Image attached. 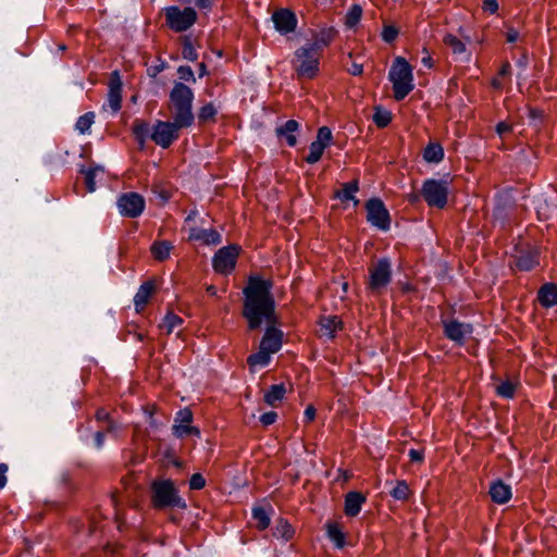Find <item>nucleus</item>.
<instances>
[{
  "label": "nucleus",
  "mask_w": 557,
  "mask_h": 557,
  "mask_svg": "<svg viewBox=\"0 0 557 557\" xmlns=\"http://www.w3.org/2000/svg\"><path fill=\"white\" fill-rule=\"evenodd\" d=\"M320 54L307 45L295 52L294 67L298 76L313 78L319 72Z\"/></svg>",
  "instance_id": "obj_5"
},
{
  "label": "nucleus",
  "mask_w": 557,
  "mask_h": 557,
  "mask_svg": "<svg viewBox=\"0 0 557 557\" xmlns=\"http://www.w3.org/2000/svg\"><path fill=\"white\" fill-rule=\"evenodd\" d=\"M367 496L356 490H350L345 496L344 511L347 517H356L361 511Z\"/></svg>",
  "instance_id": "obj_19"
},
{
  "label": "nucleus",
  "mask_w": 557,
  "mask_h": 557,
  "mask_svg": "<svg viewBox=\"0 0 557 557\" xmlns=\"http://www.w3.org/2000/svg\"><path fill=\"white\" fill-rule=\"evenodd\" d=\"M423 158L428 162L438 163L444 158V150L440 144H429L424 149Z\"/></svg>",
  "instance_id": "obj_32"
},
{
  "label": "nucleus",
  "mask_w": 557,
  "mask_h": 557,
  "mask_svg": "<svg viewBox=\"0 0 557 557\" xmlns=\"http://www.w3.org/2000/svg\"><path fill=\"white\" fill-rule=\"evenodd\" d=\"M425 55L422 58L421 62L424 66L431 69L433 66V61L431 55L428 53V51L424 49Z\"/></svg>",
  "instance_id": "obj_61"
},
{
  "label": "nucleus",
  "mask_w": 557,
  "mask_h": 557,
  "mask_svg": "<svg viewBox=\"0 0 557 557\" xmlns=\"http://www.w3.org/2000/svg\"><path fill=\"white\" fill-rule=\"evenodd\" d=\"M319 335L327 339L334 338L338 330L342 329V321L336 315L322 317L319 322Z\"/></svg>",
  "instance_id": "obj_21"
},
{
  "label": "nucleus",
  "mask_w": 557,
  "mask_h": 557,
  "mask_svg": "<svg viewBox=\"0 0 557 557\" xmlns=\"http://www.w3.org/2000/svg\"><path fill=\"white\" fill-rule=\"evenodd\" d=\"M299 124L295 120H288L284 125L276 128L277 136L285 138L288 146L294 147L297 144L296 133Z\"/></svg>",
  "instance_id": "obj_25"
},
{
  "label": "nucleus",
  "mask_w": 557,
  "mask_h": 557,
  "mask_svg": "<svg viewBox=\"0 0 557 557\" xmlns=\"http://www.w3.org/2000/svg\"><path fill=\"white\" fill-rule=\"evenodd\" d=\"M359 187L357 181L345 183L343 184L342 189L336 191V197L342 201L355 200V195Z\"/></svg>",
  "instance_id": "obj_33"
},
{
  "label": "nucleus",
  "mask_w": 557,
  "mask_h": 557,
  "mask_svg": "<svg viewBox=\"0 0 557 557\" xmlns=\"http://www.w3.org/2000/svg\"><path fill=\"white\" fill-rule=\"evenodd\" d=\"M216 114V109L212 103H207L200 108L198 113V119L200 122H208L214 119Z\"/></svg>",
  "instance_id": "obj_43"
},
{
  "label": "nucleus",
  "mask_w": 557,
  "mask_h": 557,
  "mask_svg": "<svg viewBox=\"0 0 557 557\" xmlns=\"http://www.w3.org/2000/svg\"><path fill=\"white\" fill-rule=\"evenodd\" d=\"M413 490H389V495L394 500L406 502L412 496Z\"/></svg>",
  "instance_id": "obj_44"
},
{
  "label": "nucleus",
  "mask_w": 557,
  "mask_h": 557,
  "mask_svg": "<svg viewBox=\"0 0 557 557\" xmlns=\"http://www.w3.org/2000/svg\"><path fill=\"white\" fill-rule=\"evenodd\" d=\"M275 29L281 34H288L296 29L297 17L293 11L288 9H280L272 15Z\"/></svg>",
  "instance_id": "obj_16"
},
{
  "label": "nucleus",
  "mask_w": 557,
  "mask_h": 557,
  "mask_svg": "<svg viewBox=\"0 0 557 557\" xmlns=\"http://www.w3.org/2000/svg\"><path fill=\"white\" fill-rule=\"evenodd\" d=\"M194 420L193 412L188 408H183L178 410L174 418V423L172 425V433L177 438H185L187 436H200V431L198 428L191 425Z\"/></svg>",
  "instance_id": "obj_11"
},
{
  "label": "nucleus",
  "mask_w": 557,
  "mask_h": 557,
  "mask_svg": "<svg viewBox=\"0 0 557 557\" xmlns=\"http://www.w3.org/2000/svg\"><path fill=\"white\" fill-rule=\"evenodd\" d=\"M122 103V81L117 71L112 72L109 81L107 101L102 106L103 111L116 114Z\"/></svg>",
  "instance_id": "obj_14"
},
{
  "label": "nucleus",
  "mask_w": 557,
  "mask_h": 557,
  "mask_svg": "<svg viewBox=\"0 0 557 557\" xmlns=\"http://www.w3.org/2000/svg\"><path fill=\"white\" fill-rule=\"evenodd\" d=\"M182 128L186 127L178 126V124L174 121H157V123L153 125L150 137L156 143V145L162 148H169L173 144V141H175L178 138L180 129Z\"/></svg>",
  "instance_id": "obj_9"
},
{
  "label": "nucleus",
  "mask_w": 557,
  "mask_h": 557,
  "mask_svg": "<svg viewBox=\"0 0 557 557\" xmlns=\"http://www.w3.org/2000/svg\"><path fill=\"white\" fill-rule=\"evenodd\" d=\"M392 120V113L388 110L376 108L373 114V121L379 127H385Z\"/></svg>",
  "instance_id": "obj_41"
},
{
  "label": "nucleus",
  "mask_w": 557,
  "mask_h": 557,
  "mask_svg": "<svg viewBox=\"0 0 557 557\" xmlns=\"http://www.w3.org/2000/svg\"><path fill=\"white\" fill-rule=\"evenodd\" d=\"M276 419H277V413L275 411H269V412L263 413L260 417V422L262 423V425L269 426V425L273 424L276 421Z\"/></svg>",
  "instance_id": "obj_50"
},
{
  "label": "nucleus",
  "mask_w": 557,
  "mask_h": 557,
  "mask_svg": "<svg viewBox=\"0 0 557 557\" xmlns=\"http://www.w3.org/2000/svg\"><path fill=\"white\" fill-rule=\"evenodd\" d=\"M100 173H103V170L100 166L89 168L88 170L84 171L85 184H86L87 190L89 193H92L96 190V177Z\"/></svg>",
  "instance_id": "obj_37"
},
{
  "label": "nucleus",
  "mask_w": 557,
  "mask_h": 557,
  "mask_svg": "<svg viewBox=\"0 0 557 557\" xmlns=\"http://www.w3.org/2000/svg\"><path fill=\"white\" fill-rule=\"evenodd\" d=\"M189 238L206 245H219L222 242L221 234L214 228L193 227L189 231Z\"/></svg>",
  "instance_id": "obj_20"
},
{
  "label": "nucleus",
  "mask_w": 557,
  "mask_h": 557,
  "mask_svg": "<svg viewBox=\"0 0 557 557\" xmlns=\"http://www.w3.org/2000/svg\"><path fill=\"white\" fill-rule=\"evenodd\" d=\"M117 208L123 216L137 218L145 209V199L137 193H125L119 197Z\"/></svg>",
  "instance_id": "obj_13"
},
{
  "label": "nucleus",
  "mask_w": 557,
  "mask_h": 557,
  "mask_svg": "<svg viewBox=\"0 0 557 557\" xmlns=\"http://www.w3.org/2000/svg\"><path fill=\"white\" fill-rule=\"evenodd\" d=\"M537 299L545 308H550L557 304V285L553 283L544 284L539 293Z\"/></svg>",
  "instance_id": "obj_22"
},
{
  "label": "nucleus",
  "mask_w": 557,
  "mask_h": 557,
  "mask_svg": "<svg viewBox=\"0 0 557 557\" xmlns=\"http://www.w3.org/2000/svg\"><path fill=\"white\" fill-rule=\"evenodd\" d=\"M104 443V433L101 431L96 432L95 434V445L97 448H102Z\"/></svg>",
  "instance_id": "obj_57"
},
{
  "label": "nucleus",
  "mask_w": 557,
  "mask_h": 557,
  "mask_svg": "<svg viewBox=\"0 0 557 557\" xmlns=\"http://www.w3.org/2000/svg\"><path fill=\"white\" fill-rule=\"evenodd\" d=\"M510 73V64L509 63H505L500 71H499V76H506Z\"/></svg>",
  "instance_id": "obj_62"
},
{
  "label": "nucleus",
  "mask_w": 557,
  "mask_h": 557,
  "mask_svg": "<svg viewBox=\"0 0 557 557\" xmlns=\"http://www.w3.org/2000/svg\"><path fill=\"white\" fill-rule=\"evenodd\" d=\"M510 131H511V125L506 122H499L496 126V132L499 136H503Z\"/></svg>",
  "instance_id": "obj_55"
},
{
  "label": "nucleus",
  "mask_w": 557,
  "mask_h": 557,
  "mask_svg": "<svg viewBox=\"0 0 557 557\" xmlns=\"http://www.w3.org/2000/svg\"><path fill=\"white\" fill-rule=\"evenodd\" d=\"M153 292L154 285L151 281L145 282L140 285L134 297V305L137 312L144 310Z\"/></svg>",
  "instance_id": "obj_23"
},
{
  "label": "nucleus",
  "mask_w": 557,
  "mask_h": 557,
  "mask_svg": "<svg viewBox=\"0 0 557 557\" xmlns=\"http://www.w3.org/2000/svg\"><path fill=\"white\" fill-rule=\"evenodd\" d=\"M151 487H161V488H164V487H175V484L170 479H161V480L154 481L152 483Z\"/></svg>",
  "instance_id": "obj_52"
},
{
  "label": "nucleus",
  "mask_w": 557,
  "mask_h": 557,
  "mask_svg": "<svg viewBox=\"0 0 557 557\" xmlns=\"http://www.w3.org/2000/svg\"><path fill=\"white\" fill-rule=\"evenodd\" d=\"M172 248L173 246L170 242H156L151 246V253L157 260L163 261L169 258Z\"/></svg>",
  "instance_id": "obj_31"
},
{
  "label": "nucleus",
  "mask_w": 557,
  "mask_h": 557,
  "mask_svg": "<svg viewBox=\"0 0 557 557\" xmlns=\"http://www.w3.org/2000/svg\"><path fill=\"white\" fill-rule=\"evenodd\" d=\"M444 44L451 50L455 55L468 59L466 44L457 38L455 35L447 34L444 39Z\"/></svg>",
  "instance_id": "obj_28"
},
{
  "label": "nucleus",
  "mask_w": 557,
  "mask_h": 557,
  "mask_svg": "<svg viewBox=\"0 0 557 557\" xmlns=\"http://www.w3.org/2000/svg\"><path fill=\"white\" fill-rule=\"evenodd\" d=\"M518 38H519V33L513 28H510L506 34V39L508 42H515L518 40Z\"/></svg>",
  "instance_id": "obj_59"
},
{
  "label": "nucleus",
  "mask_w": 557,
  "mask_h": 557,
  "mask_svg": "<svg viewBox=\"0 0 557 557\" xmlns=\"http://www.w3.org/2000/svg\"><path fill=\"white\" fill-rule=\"evenodd\" d=\"M166 25L176 33L189 29L197 20V12L194 8L171 5L164 9Z\"/></svg>",
  "instance_id": "obj_4"
},
{
  "label": "nucleus",
  "mask_w": 557,
  "mask_h": 557,
  "mask_svg": "<svg viewBox=\"0 0 557 557\" xmlns=\"http://www.w3.org/2000/svg\"><path fill=\"white\" fill-rule=\"evenodd\" d=\"M182 53H183V57L189 61H195L198 58V53H197L196 49L194 48L193 44L188 40H186L184 42Z\"/></svg>",
  "instance_id": "obj_45"
},
{
  "label": "nucleus",
  "mask_w": 557,
  "mask_h": 557,
  "mask_svg": "<svg viewBox=\"0 0 557 557\" xmlns=\"http://www.w3.org/2000/svg\"><path fill=\"white\" fill-rule=\"evenodd\" d=\"M315 418V408L311 405H309L304 412V421L305 422H312Z\"/></svg>",
  "instance_id": "obj_53"
},
{
  "label": "nucleus",
  "mask_w": 557,
  "mask_h": 557,
  "mask_svg": "<svg viewBox=\"0 0 557 557\" xmlns=\"http://www.w3.org/2000/svg\"><path fill=\"white\" fill-rule=\"evenodd\" d=\"M94 122H95V113L87 112L77 119L76 124H75V129L81 134H86L89 132Z\"/></svg>",
  "instance_id": "obj_36"
},
{
  "label": "nucleus",
  "mask_w": 557,
  "mask_h": 557,
  "mask_svg": "<svg viewBox=\"0 0 557 557\" xmlns=\"http://www.w3.org/2000/svg\"><path fill=\"white\" fill-rule=\"evenodd\" d=\"M177 74L182 81L195 82L194 72L190 66H180L177 70Z\"/></svg>",
  "instance_id": "obj_46"
},
{
  "label": "nucleus",
  "mask_w": 557,
  "mask_h": 557,
  "mask_svg": "<svg viewBox=\"0 0 557 557\" xmlns=\"http://www.w3.org/2000/svg\"><path fill=\"white\" fill-rule=\"evenodd\" d=\"M239 253V247L236 245L223 247L216 251L212 264L215 272L228 274L233 271Z\"/></svg>",
  "instance_id": "obj_12"
},
{
  "label": "nucleus",
  "mask_w": 557,
  "mask_h": 557,
  "mask_svg": "<svg viewBox=\"0 0 557 557\" xmlns=\"http://www.w3.org/2000/svg\"><path fill=\"white\" fill-rule=\"evenodd\" d=\"M512 490H488V494L494 503L504 505L512 497Z\"/></svg>",
  "instance_id": "obj_40"
},
{
  "label": "nucleus",
  "mask_w": 557,
  "mask_h": 557,
  "mask_svg": "<svg viewBox=\"0 0 557 557\" xmlns=\"http://www.w3.org/2000/svg\"><path fill=\"white\" fill-rule=\"evenodd\" d=\"M151 504L158 510L165 509H186L187 504L184 498L178 495V490H152Z\"/></svg>",
  "instance_id": "obj_10"
},
{
  "label": "nucleus",
  "mask_w": 557,
  "mask_h": 557,
  "mask_svg": "<svg viewBox=\"0 0 557 557\" xmlns=\"http://www.w3.org/2000/svg\"><path fill=\"white\" fill-rule=\"evenodd\" d=\"M517 388V384L507 380L499 383L496 387V393L504 398H512Z\"/></svg>",
  "instance_id": "obj_39"
},
{
  "label": "nucleus",
  "mask_w": 557,
  "mask_h": 557,
  "mask_svg": "<svg viewBox=\"0 0 557 557\" xmlns=\"http://www.w3.org/2000/svg\"><path fill=\"white\" fill-rule=\"evenodd\" d=\"M361 15V7L359 4H354L346 14L345 24L350 28L356 26L359 23Z\"/></svg>",
  "instance_id": "obj_38"
},
{
  "label": "nucleus",
  "mask_w": 557,
  "mask_h": 557,
  "mask_svg": "<svg viewBox=\"0 0 557 557\" xmlns=\"http://www.w3.org/2000/svg\"><path fill=\"white\" fill-rule=\"evenodd\" d=\"M286 393L284 384H274L264 394V401L270 406H275L276 403L281 401Z\"/></svg>",
  "instance_id": "obj_30"
},
{
  "label": "nucleus",
  "mask_w": 557,
  "mask_h": 557,
  "mask_svg": "<svg viewBox=\"0 0 557 557\" xmlns=\"http://www.w3.org/2000/svg\"><path fill=\"white\" fill-rule=\"evenodd\" d=\"M367 221L381 231L391 227V216L383 201L379 198H371L366 202Z\"/></svg>",
  "instance_id": "obj_8"
},
{
  "label": "nucleus",
  "mask_w": 557,
  "mask_h": 557,
  "mask_svg": "<svg viewBox=\"0 0 557 557\" xmlns=\"http://www.w3.org/2000/svg\"><path fill=\"white\" fill-rule=\"evenodd\" d=\"M133 133L136 137V139L140 143V144H144L145 140H146V137L149 133V125L148 123L144 122V121H135L134 122V125H133Z\"/></svg>",
  "instance_id": "obj_42"
},
{
  "label": "nucleus",
  "mask_w": 557,
  "mask_h": 557,
  "mask_svg": "<svg viewBox=\"0 0 557 557\" xmlns=\"http://www.w3.org/2000/svg\"><path fill=\"white\" fill-rule=\"evenodd\" d=\"M539 264V258L535 252H521L516 258V267L522 271H530Z\"/></svg>",
  "instance_id": "obj_27"
},
{
  "label": "nucleus",
  "mask_w": 557,
  "mask_h": 557,
  "mask_svg": "<svg viewBox=\"0 0 557 557\" xmlns=\"http://www.w3.org/2000/svg\"><path fill=\"white\" fill-rule=\"evenodd\" d=\"M492 85L494 88L500 89L503 87L502 81L497 77L492 81Z\"/></svg>",
  "instance_id": "obj_64"
},
{
  "label": "nucleus",
  "mask_w": 557,
  "mask_h": 557,
  "mask_svg": "<svg viewBox=\"0 0 557 557\" xmlns=\"http://www.w3.org/2000/svg\"><path fill=\"white\" fill-rule=\"evenodd\" d=\"M490 487L496 488V487H509V486L504 484L500 480H496L490 484Z\"/></svg>",
  "instance_id": "obj_63"
},
{
  "label": "nucleus",
  "mask_w": 557,
  "mask_h": 557,
  "mask_svg": "<svg viewBox=\"0 0 557 557\" xmlns=\"http://www.w3.org/2000/svg\"><path fill=\"white\" fill-rule=\"evenodd\" d=\"M245 300L243 315L251 330L265 323L267 330L260 347L275 354L282 347L283 332L274 326L276 323L275 302L271 295V283L258 277H251L244 289Z\"/></svg>",
  "instance_id": "obj_1"
},
{
  "label": "nucleus",
  "mask_w": 557,
  "mask_h": 557,
  "mask_svg": "<svg viewBox=\"0 0 557 557\" xmlns=\"http://www.w3.org/2000/svg\"><path fill=\"white\" fill-rule=\"evenodd\" d=\"M9 471V467L7 463H0V487H4L8 479L7 473Z\"/></svg>",
  "instance_id": "obj_54"
},
{
  "label": "nucleus",
  "mask_w": 557,
  "mask_h": 557,
  "mask_svg": "<svg viewBox=\"0 0 557 557\" xmlns=\"http://www.w3.org/2000/svg\"><path fill=\"white\" fill-rule=\"evenodd\" d=\"M335 34L336 32L333 28H323L314 34L313 42L307 46L317 49V52L321 55V51L333 41Z\"/></svg>",
  "instance_id": "obj_24"
},
{
  "label": "nucleus",
  "mask_w": 557,
  "mask_h": 557,
  "mask_svg": "<svg viewBox=\"0 0 557 557\" xmlns=\"http://www.w3.org/2000/svg\"><path fill=\"white\" fill-rule=\"evenodd\" d=\"M348 72L354 76L361 75L363 72V66H362V64L352 63L351 67L348 70Z\"/></svg>",
  "instance_id": "obj_58"
},
{
  "label": "nucleus",
  "mask_w": 557,
  "mask_h": 557,
  "mask_svg": "<svg viewBox=\"0 0 557 557\" xmlns=\"http://www.w3.org/2000/svg\"><path fill=\"white\" fill-rule=\"evenodd\" d=\"M327 539L338 549H342L346 545V536L342 531L341 527L336 522L327 521L325 524Z\"/></svg>",
  "instance_id": "obj_26"
},
{
  "label": "nucleus",
  "mask_w": 557,
  "mask_h": 557,
  "mask_svg": "<svg viewBox=\"0 0 557 557\" xmlns=\"http://www.w3.org/2000/svg\"><path fill=\"white\" fill-rule=\"evenodd\" d=\"M183 323V320L181 317L174 314V313H168L162 323L160 324V329L165 334H171L174 332V330L180 326Z\"/></svg>",
  "instance_id": "obj_34"
},
{
  "label": "nucleus",
  "mask_w": 557,
  "mask_h": 557,
  "mask_svg": "<svg viewBox=\"0 0 557 557\" xmlns=\"http://www.w3.org/2000/svg\"><path fill=\"white\" fill-rule=\"evenodd\" d=\"M368 288L372 294L380 295L392 280V265L388 259H380L369 269Z\"/></svg>",
  "instance_id": "obj_6"
},
{
  "label": "nucleus",
  "mask_w": 557,
  "mask_h": 557,
  "mask_svg": "<svg viewBox=\"0 0 557 557\" xmlns=\"http://www.w3.org/2000/svg\"><path fill=\"white\" fill-rule=\"evenodd\" d=\"M207 481L201 473H195L189 480V487H205Z\"/></svg>",
  "instance_id": "obj_49"
},
{
  "label": "nucleus",
  "mask_w": 557,
  "mask_h": 557,
  "mask_svg": "<svg viewBox=\"0 0 557 557\" xmlns=\"http://www.w3.org/2000/svg\"><path fill=\"white\" fill-rule=\"evenodd\" d=\"M409 457L411 461L420 462L423 459V451L410 449Z\"/></svg>",
  "instance_id": "obj_56"
},
{
  "label": "nucleus",
  "mask_w": 557,
  "mask_h": 557,
  "mask_svg": "<svg viewBox=\"0 0 557 557\" xmlns=\"http://www.w3.org/2000/svg\"><path fill=\"white\" fill-rule=\"evenodd\" d=\"M262 504H256L251 508L252 519L257 523V528L260 531L268 529L271 524V513L273 512V507L265 499L262 500Z\"/></svg>",
  "instance_id": "obj_18"
},
{
  "label": "nucleus",
  "mask_w": 557,
  "mask_h": 557,
  "mask_svg": "<svg viewBox=\"0 0 557 557\" xmlns=\"http://www.w3.org/2000/svg\"><path fill=\"white\" fill-rule=\"evenodd\" d=\"M422 196L430 207L444 208L447 203L448 187L444 181L428 180L422 186Z\"/></svg>",
  "instance_id": "obj_7"
},
{
  "label": "nucleus",
  "mask_w": 557,
  "mask_h": 557,
  "mask_svg": "<svg viewBox=\"0 0 557 557\" xmlns=\"http://www.w3.org/2000/svg\"><path fill=\"white\" fill-rule=\"evenodd\" d=\"M273 536L287 542L294 536V529L286 519L280 518L273 530Z\"/></svg>",
  "instance_id": "obj_29"
},
{
  "label": "nucleus",
  "mask_w": 557,
  "mask_h": 557,
  "mask_svg": "<svg viewBox=\"0 0 557 557\" xmlns=\"http://www.w3.org/2000/svg\"><path fill=\"white\" fill-rule=\"evenodd\" d=\"M398 30L394 26H385L382 32V38L386 42H392L396 39Z\"/></svg>",
  "instance_id": "obj_47"
},
{
  "label": "nucleus",
  "mask_w": 557,
  "mask_h": 557,
  "mask_svg": "<svg viewBox=\"0 0 557 557\" xmlns=\"http://www.w3.org/2000/svg\"><path fill=\"white\" fill-rule=\"evenodd\" d=\"M215 0H196V4L200 9H210Z\"/></svg>",
  "instance_id": "obj_60"
},
{
  "label": "nucleus",
  "mask_w": 557,
  "mask_h": 557,
  "mask_svg": "<svg viewBox=\"0 0 557 557\" xmlns=\"http://www.w3.org/2000/svg\"><path fill=\"white\" fill-rule=\"evenodd\" d=\"M444 333L449 339L457 344H462L466 337L472 333V326L457 320H451L444 323Z\"/></svg>",
  "instance_id": "obj_17"
},
{
  "label": "nucleus",
  "mask_w": 557,
  "mask_h": 557,
  "mask_svg": "<svg viewBox=\"0 0 557 557\" xmlns=\"http://www.w3.org/2000/svg\"><path fill=\"white\" fill-rule=\"evenodd\" d=\"M332 139V131L327 126L320 127L318 129L317 139L310 144L306 161L309 164L317 163L321 159L325 148L331 145Z\"/></svg>",
  "instance_id": "obj_15"
},
{
  "label": "nucleus",
  "mask_w": 557,
  "mask_h": 557,
  "mask_svg": "<svg viewBox=\"0 0 557 557\" xmlns=\"http://www.w3.org/2000/svg\"><path fill=\"white\" fill-rule=\"evenodd\" d=\"M271 360V354L259 347V351L248 357V363L251 367H265Z\"/></svg>",
  "instance_id": "obj_35"
},
{
  "label": "nucleus",
  "mask_w": 557,
  "mask_h": 557,
  "mask_svg": "<svg viewBox=\"0 0 557 557\" xmlns=\"http://www.w3.org/2000/svg\"><path fill=\"white\" fill-rule=\"evenodd\" d=\"M413 69L403 57H397L389 70L388 78L393 84L396 100L405 99L413 90Z\"/></svg>",
  "instance_id": "obj_3"
},
{
  "label": "nucleus",
  "mask_w": 557,
  "mask_h": 557,
  "mask_svg": "<svg viewBox=\"0 0 557 557\" xmlns=\"http://www.w3.org/2000/svg\"><path fill=\"white\" fill-rule=\"evenodd\" d=\"M193 90L183 83H176L170 92L169 111L178 126L189 127L195 120L193 113Z\"/></svg>",
  "instance_id": "obj_2"
},
{
  "label": "nucleus",
  "mask_w": 557,
  "mask_h": 557,
  "mask_svg": "<svg viewBox=\"0 0 557 557\" xmlns=\"http://www.w3.org/2000/svg\"><path fill=\"white\" fill-rule=\"evenodd\" d=\"M483 10L491 14H494L498 10V3L496 0H484Z\"/></svg>",
  "instance_id": "obj_51"
},
{
  "label": "nucleus",
  "mask_w": 557,
  "mask_h": 557,
  "mask_svg": "<svg viewBox=\"0 0 557 557\" xmlns=\"http://www.w3.org/2000/svg\"><path fill=\"white\" fill-rule=\"evenodd\" d=\"M96 419L98 421H108V428H107V431L108 432H112L115 430V425L112 421H109V413L107 410L104 409H98L97 412H96Z\"/></svg>",
  "instance_id": "obj_48"
}]
</instances>
